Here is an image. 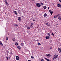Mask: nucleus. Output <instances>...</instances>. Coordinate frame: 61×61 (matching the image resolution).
<instances>
[{
	"label": "nucleus",
	"instance_id": "1",
	"mask_svg": "<svg viewBox=\"0 0 61 61\" xmlns=\"http://www.w3.org/2000/svg\"><path fill=\"white\" fill-rule=\"evenodd\" d=\"M58 57V55L55 54L53 57V58L54 59H56V58H57Z\"/></svg>",
	"mask_w": 61,
	"mask_h": 61
},
{
	"label": "nucleus",
	"instance_id": "2",
	"mask_svg": "<svg viewBox=\"0 0 61 61\" xmlns=\"http://www.w3.org/2000/svg\"><path fill=\"white\" fill-rule=\"evenodd\" d=\"M36 5L38 7H40L41 6V5L39 3H38L36 4Z\"/></svg>",
	"mask_w": 61,
	"mask_h": 61
},
{
	"label": "nucleus",
	"instance_id": "3",
	"mask_svg": "<svg viewBox=\"0 0 61 61\" xmlns=\"http://www.w3.org/2000/svg\"><path fill=\"white\" fill-rule=\"evenodd\" d=\"M4 2H5V4H6L7 5H9V4H8V3L7 1L6 0H5L4 1Z\"/></svg>",
	"mask_w": 61,
	"mask_h": 61
},
{
	"label": "nucleus",
	"instance_id": "4",
	"mask_svg": "<svg viewBox=\"0 0 61 61\" xmlns=\"http://www.w3.org/2000/svg\"><path fill=\"white\" fill-rule=\"evenodd\" d=\"M19 56H16V59L17 60H19Z\"/></svg>",
	"mask_w": 61,
	"mask_h": 61
},
{
	"label": "nucleus",
	"instance_id": "5",
	"mask_svg": "<svg viewBox=\"0 0 61 61\" xmlns=\"http://www.w3.org/2000/svg\"><path fill=\"white\" fill-rule=\"evenodd\" d=\"M46 56H48V57H50L51 55H50V54H46Z\"/></svg>",
	"mask_w": 61,
	"mask_h": 61
},
{
	"label": "nucleus",
	"instance_id": "6",
	"mask_svg": "<svg viewBox=\"0 0 61 61\" xmlns=\"http://www.w3.org/2000/svg\"><path fill=\"white\" fill-rule=\"evenodd\" d=\"M49 12L51 14V15H52V14H53V11H52V10H49Z\"/></svg>",
	"mask_w": 61,
	"mask_h": 61
},
{
	"label": "nucleus",
	"instance_id": "7",
	"mask_svg": "<svg viewBox=\"0 0 61 61\" xmlns=\"http://www.w3.org/2000/svg\"><path fill=\"white\" fill-rule=\"evenodd\" d=\"M50 37V36H47L46 37V39H49V38Z\"/></svg>",
	"mask_w": 61,
	"mask_h": 61
},
{
	"label": "nucleus",
	"instance_id": "8",
	"mask_svg": "<svg viewBox=\"0 0 61 61\" xmlns=\"http://www.w3.org/2000/svg\"><path fill=\"white\" fill-rule=\"evenodd\" d=\"M58 50L61 53V48H59L58 49Z\"/></svg>",
	"mask_w": 61,
	"mask_h": 61
},
{
	"label": "nucleus",
	"instance_id": "9",
	"mask_svg": "<svg viewBox=\"0 0 61 61\" xmlns=\"http://www.w3.org/2000/svg\"><path fill=\"white\" fill-rule=\"evenodd\" d=\"M13 12L15 15H17L18 14L17 13L16 11H14Z\"/></svg>",
	"mask_w": 61,
	"mask_h": 61
},
{
	"label": "nucleus",
	"instance_id": "10",
	"mask_svg": "<svg viewBox=\"0 0 61 61\" xmlns=\"http://www.w3.org/2000/svg\"><path fill=\"white\" fill-rule=\"evenodd\" d=\"M57 6L58 7H61V5L60 4H58L57 5Z\"/></svg>",
	"mask_w": 61,
	"mask_h": 61
},
{
	"label": "nucleus",
	"instance_id": "11",
	"mask_svg": "<svg viewBox=\"0 0 61 61\" xmlns=\"http://www.w3.org/2000/svg\"><path fill=\"white\" fill-rule=\"evenodd\" d=\"M18 20L19 21H21V18L20 17H19L18 18Z\"/></svg>",
	"mask_w": 61,
	"mask_h": 61
},
{
	"label": "nucleus",
	"instance_id": "12",
	"mask_svg": "<svg viewBox=\"0 0 61 61\" xmlns=\"http://www.w3.org/2000/svg\"><path fill=\"white\" fill-rule=\"evenodd\" d=\"M47 16V14H46V13H45L44 15V17H46V16Z\"/></svg>",
	"mask_w": 61,
	"mask_h": 61
},
{
	"label": "nucleus",
	"instance_id": "13",
	"mask_svg": "<svg viewBox=\"0 0 61 61\" xmlns=\"http://www.w3.org/2000/svg\"><path fill=\"white\" fill-rule=\"evenodd\" d=\"M58 18L59 20H61V16H59L58 17Z\"/></svg>",
	"mask_w": 61,
	"mask_h": 61
},
{
	"label": "nucleus",
	"instance_id": "14",
	"mask_svg": "<svg viewBox=\"0 0 61 61\" xmlns=\"http://www.w3.org/2000/svg\"><path fill=\"white\" fill-rule=\"evenodd\" d=\"M17 48L18 49H19V50L21 49V48H20V46H18L17 47Z\"/></svg>",
	"mask_w": 61,
	"mask_h": 61
},
{
	"label": "nucleus",
	"instance_id": "15",
	"mask_svg": "<svg viewBox=\"0 0 61 61\" xmlns=\"http://www.w3.org/2000/svg\"><path fill=\"white\" fill-rule=\"evenodd\" d=\"M45 59H46V60L47 61H50V60L48 59H47V58H45Z\"/></svg>",
	"mask_w": 61,
	"mask_h": 61
},
{
	"label": "nucleus",
	"instance_id": "16",
	"mask_svg": "<svg viewBox=\"0 0 61 61\" xmlns=\"http://www.w3.org/2000/svg\"><path fill=\"white\" fill-rule=\"evenodd\" d=\"M43 8L44 9H46V6H44L43 7Z\"/></svg>",
	"mask_w": 61,
	"mask_h": 61
},
{
	"label": "nucleus",
	"instance_id": "17",
	"mask_svg": "<svg viewBox=\"0 0 61 61\" xmlns=\"http://www.w3.org/2000/svg\"><path fill=\"white\" fill-rule=\"evenodd\" d=\"M46 25H48V26H50V24H49L46 23Z\"/></svg>",
	"mask_w": 61,
	"mask_h": 61
},
{
	"label": "nucleus",
	"instance_id": "18",
	"mask_svg": "<svg viewBox=\"0 0 61 61\" xmlns=\"http://www.w3.org/2000/svg\"><path fill=\"white\" fill-rule=\"evenodd\" d=\"M18 13H19V14H20L21 13V11H20V10H19L18 11Z\"/></svg>",
	"mask_w": 61,
	"mask_h": 61
},
{
	"label": "nucleus",
	"instance_id": "19",
	"mask_svg": "<svg viewBox=\"0 0 61 61\" xmlns=\"http://www.w3.org/2000/svg\"><path fill=\"white\" fill-rule=\"evenodd\" d=\"M0 45H1V46H3V44L2 43V42H1V41H0Z\"/></svg>",
	"mask_w": 61,
	"mask_h": 61
},
{
	"label": "nucleus",
	"instance_id": "20",
	"mask_svg": "<svg viewBox=\"0 0 61 61\" xmlns=\"http://www.w3.org/2000/svg\"><path fill=\"white\" fill-rule=\"evenodd\" d=\"M54 18H56V17H57V16H56V15H55V16H54Z\"/></svg>",
	"mask_w": 61,
	"mask_h": 61
},
{
	"label": "nucleus",
	"instance_id": "21",
	"mask_svg": "<svg viewBox=\"0 0 61 61\" xmlns=\"http://www.w3.org/2000/svg\"><path fill=\"white\" fill-rule=\"evenodd\" d=\"M21 46H23L24 45V44H23V43H22L21 44Z\"/></svg>",
	"mask_w": 61,
	"mask_h": 61
},
{
	"label": "nucleus",
	"instance_id": "22",
	"mask_svg": "<svg viewBox=\"0 0 61 61\" xmlns=\"http://www.w3.org/2000/svg\"><path fill=\"white\" fill-rule=\"evenodd\" d=\"M15 45H16V46H17V45H18V43H17V42H16L15 43Z\"/></svg>",
	"mask_w": 61,
	"mask_h": 61
},
{
	"label": "nucleus",
	"instance_id": "23",
	"mask_svg": "<svg viewBox=\"0 0 61 61\" xmlns=\"http://www.w3.org/2000/svg\"><path fill=\"white\" fill-rule=\"evenodd\" d=\"M14 25L16 26H18V25H17V24H15Z\"/></svg>",
	"mask_w": 61,
	"mask_h": 61
},
{
	"label": "nucleus",
	"instance_id": "24",
	"mask_svg": "<svg viewBox=\"0 0 61 61\" xmlns=\"http://www.w3.org/2000/svg\"><path fill=\"white\" fill-rule=\"evenodd\" d=\"M27 29H30V27H27Z\"/></svg>",
	"mask_w": 61,
	"mask_h": 61
},
{
	"label": "nucleus",
	"instance_id": "25",
	"mask_svg": "<svg viewBox=\"0 0 61 61\" xmlns=\"http://www.w3.org/2000/svg\"><path fill=\"white\" fill-rule=\"evenodd\" d=\"M12 40H13V41H15V38H14Z\"/></svg>",
	"mask_w": 61,
	"mask_h": 61
},
{
	"label": "nucleus",
	"instance_id": "26",
	"mask_svg": "<svg viewBox=\"0 0 61 61\" xmlns=\"http://www.w3.org/2000/svg\"><path fill=\"white\" fill-rule=\"evenodd\" d=\"M31 58H32L33 59H34V57L32 56H31Z\"/></svg>",
	"mask_w": 61,
	"mask_h": 61
},
{
	"label": "nucleus",
	"instance_id": "27",
	"mask_svg": "<svg viewBox=\"0 0 61 61\" xmlns=\"http://www.w3.org/2000/svg\"><path fill=\"white\" fill-rule=\"evenodd\" d=\"M47 34L48 36H50V34L49 33H48Z\"/></svg>",
	"mask_w": 61,
	"mask_h": 61
},
{
	"label": "nucleus",
	"instance_id": "28",
	"mask_svg": "<svg viewBox=\"0 0 61 61\" xmlns=\"http://www.w3.org/2000/svg\"><path fill=\"white\" fill-rule=\"evenodd\" d=\"M6 40H8V37H6Z\"/></svg>",
	"mask_w": 61,
	"mask_h": 61
},
{
	"label": "nucleus",
	"instance_id": "29",
	"mask_svg": "<svg viewBox=\"0 0 61 61\" xmlns=\"http://www.w3.org/2000/svg\"><path fill=\"white\" fill-rule=\"evenodd\" d=\"M33 25V23H32L30 25V26H32Z\"/></svg>",
	"mask_w": 61,
	"mask_h": 61
},
{
	"label": "nucleus",
	"instance_id": "30",
	"mask_svg": "<svg viewBox=\"0 0 61 61\" xmlns=\"http://www.w3.org/2000/svg\"><path fill=\"white\" fill-rule=\"evenodd\" d=\"M41 4L42 5H43V3H41Z\"/></svg>",
	"mask_w": 61,
	"mask_h": 61
},
{
	"label": "nucleus",
	"instance_id": "31",
	"mask_svg": "<svg viewBox=\"0 0 61 61\" xmlns=\"http://www.w3.org/2000/svg\"><path fill=\"white\" fill-rule=\"evenodd\" d=\"M7 60H8V57H6Z\"/></svg>",
	"mask_w": 61,
	"mask_h": 61
},
{
	"label": "nucleus",
	"instance_id": "32",
	"mask_svg": "<svg viewBox=\"0 0 61 61\" xmlns=\"http://www.w3.org/2000/svg\"><path fill=\"white\" fill-rule=\"evenodd\" d=\"M41 60L42 61H44V60L42 59H41Z\"/></svg>",
	"mask_w": 61,
	"mask_h": 61
},
{
	"label": "nucleus",
	"instance_id": "33",
	"mask_svg": "<svg viewBox=\"0 0 61 61\" xmlns=\"http://www.w3.org/2000/svg\"><path fill=\"white\" fill-rule=\"evenodd\" d=\"M52 35H53V36H54V34L53 33V32H52Z\"/></svg>",
	"mask_w": 61,
	"mask_h": 61
},
{
	"label": "nucleus",
	"instance_id": "34",
	"mask_svg": "<svg viewBox=\"0 0 61 61\" xmlns=\"http://www.w3.org/2000/svg\"><path fill=\"white\" fill-rule=\"evenodd\" d=\"M38 44L39 45H40V46H41V44H40V43H38Z\"/></svg>",
	"mask_w": 61,
	"mask_h": 61
},
{
	"label": "nucleus",
	"instance_id": "35",
	"mask_svg": "<svg viewBox=\"0 0 61 61\" xmlns=\"http://www.w3.org/2000/svg\"><path fill=\"white\" fill-rule=\"evenodd\" d=\"M57 17V16H59V15L58 14L57 15H56Z\"/></svg>",
	"mask_w": 61,
	"mask_h": 61
},
{
	"label": "nucleus",
	"instance_id": "36",
	"mask_svg": "<svg viewBox=\"0 0 61 61\" xmlns=\"http://www.w3.org/2000/svg\"><path fill=\"white\" fill-rule=\"evenodd\" d=\"M30 27L31 28H32V27H33V26H30Z\"/></svg>",
	"mask_w": 61,
	"mask_h": 61
},
{
	"label": "nucleus",
	"instance_id": "37",
	"mask_svg": "<svg viewBox=\"0 0 61 61\" xmlns=\"http://www.w3.org/2000/svg\"><path fill=\"white\" fill-rule=\"evenodd\" d=\"M50 49H52V47H50Z\"/></svg>",
	"mask_w": 61,
	"mask_h": 61
},
{
	"label": "nucleus",
	"instance_id": "38",
	"mask_svg": "<svg viewBox=\"0 0 61 61\" xmlns=\"http://www.w3.org/2000/svg\"><path fill=\"white\" fill-rule=\"evenodd\" d=\"M9 59H10V57H9Z\"/></svg>",
	"mask_w": 61,
	"mask_h": 61
},
{
	"label": "nucleus",
	"instance_id": "39",
	"mask_svg": "<svg viewBox=\"0 0 61 61\" xmlns=\"http://www.w3.org/2000/svg\"><path fill=\"white\" fill-rule=\"evenodd\" d=\"M59 2H61V0H59Z\"/></svg>",
	"mask_w": 61,
	"mask_h": 61
},
{
	"label": "nucleus",
	"instance_id": "40",
	"mask_svg": "<svg viewBox=\"0 0 61 61\" xmlns=\"http://www.w3.org/2000/svg\"><path fill=\"white\" fill-rule=\"evenodd\" d=\"M33 21L34 22H35V20H33Z\"/></svg>",
	"mask_w": 61,
	"mask_h": 61
},
{
	"label": "nucleus",
	"instance_id": "41",
	"mask_svg": "<svg viewBox=\"0 0 61 61\" xmlns=\"http://www.w3.org/2000/svg\"><path fill=\"white\" fill-rule=\"evenodd\" d=\"M36 41H38L39 40H36Z\"/></svg>",
	"mask_w": 61,
	"mask_h": 61
},
{
	"label": "nucleus",
	"instance_id": "42",
	"mask_svg": "<svg viewBox=\"0 0 61 61\" xmlns=\"http://www.w3.org/2000/svg\"><path fill=\"white\" fill-rule=\"evenodd\" d=\"M48 9H49V7H48Z\"/></svg>",
	"mask_w": 61,
	"mask_h": 61
},
{
	"label": "nucleus",
	"instance_id": "43",
	"mask_svg": "<svg viewBox=\"0 0 61 61\" xmlns=\"http://www.w3.org/2000/svg\"><path fill=\"white\" fill-rule=\"evenodd\" d=\"M56 25H58V24H56Z\"/></svg>",
	"mask_w": 61,
	"mask_h": 61
},
{
	"label": "nucleus",
	"instance_id": "44",
	"mask_svg": "<svg viewBox=\"0 0 61 61\" xmlns=\"http://www.w3.org/2000/svg\"><path fill=\"white\" fill-rule=\"evenodd\" d=\"M58 15H60V14H59Z\"/></svg>",
	"mask_w": 61,
	"mask_h": 61
},
{
	"label": "nucleus",
	"instance_id": "45",
	"mask_svg": "<svg viewBox=\"0 0 61 61\" xmlns=\"http://www.w3.org/2000/svg\"><path fill=\"white\" fill-rule=\"evenodd\" d=\"M33 1H34V0H33Z\"/></svg>",
	"mask_w": 61,
	"mask_h": 61
},
{
	"label": "nucleus",
	"instance_id": "46",
	"mask_svg": "<svg viewBox=\"0 0 61 61\" xmlns=\"http://www.w3.org/2000/svg\"><path fill=\"white\" fill-rule=\"evenodd\" d=\"M10 54H11V53H10Z\"/></svg>",
	"mask_w": 61,
	"mask_h": 61
}]
</instances>
